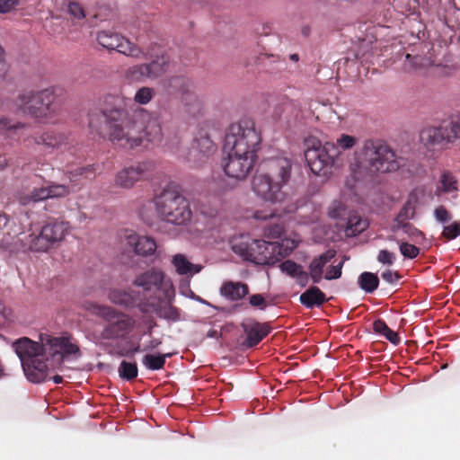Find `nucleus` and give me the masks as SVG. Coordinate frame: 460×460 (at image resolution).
Masks as SVG:
<instances>
[{"label":"nucleus","mask_w":460,"mask_h":460,"mask_svg":"<svg viewBox=\"0 0 460 460\" xmlns=\"http://www.w3.org/2000/svg\"><path fill=\"white\" fill-rule=\"evenodd\" d=\"M88 126L102 138L128 149L139 146L144 140L158 144L163 139L159 118L121 94L104 96L101 108L89 111Z\"/></svg>","instance_id":"obj_1"},{"label":"nucleus","mask_w":460,"mask_h":460,"mask_svg":"<svg viewBox=\"0 0 460 460\" xmlns=\"http://www.w3.org/2000/svg\"><path fill=\"white\" fill-rule=\"evenodd\" d=\"M27 378L33 383L44 382L49 367L60 366L66 357L80 355L77 344L70 337L40 335V342L22 338L13 343Z\"/></svg>","instance_id":"obj_2"},{"label":"nucleus","mask_w":460,"mask_h":460,"mask_svg":"<svg viewBox=\"0 0 460 460\" xmlns=\"http://www.w3.org/2000/svg\"><path fill=\"white\" fill-rule=\"evenodd\" d=\"M292 163L287 157L270 158L261 165L252 181V189L261 199L271 203L281 202L285 199L283 187L289 181Z\"/></svg>","instance_id":"obj_3"},{"label":"nucleus","mask_w":460,"mask_h":460,"mask_svg":"<svg viewBox=\"0 0 460 460\" xmlns=\"http://www.w3.org/2000/svg\"><path fill=\"white\" fill-rule=\"evenodd\" d=\"M56 87L40 91L24 90L20 92L13 103L16 111L39 120H49L58 116L61 102Z\"/></svg>","instance_id":"obj_4"},{"label":"nucleus","mask_w":460,"mask_h":460,"mask_svg":"<svg viewBox=\"0 0 460 460\" xmlns=\"http://www.w3.org/2000/svg\"><path fill=\"white\" fill-rule=\"evenodd\" d=\"M261 136L257 130L255 122L251 119H243L232 124L226 134L225 151L252 156L257 160V153L261 148Z\"/></svg>","instance_id":"obj_5"},{"label":"nucleus","mask_w":460,"mask_h":460,"mask_svg":"<svg viewBox=\"0 0 460 460\" xmlns=\"http://www.w3.org/2000/svg\"><path fill=\"white\" fill-rule=\"evenodd\" d=\"M355 159L359 169L371 173L394 172L399 168L394 150L378 141H365Z\"/></svg>","instance_id":"obj_6"},{"label":"nucleus","mask_w":460,"mask_h":460,"mask_svg":"<svg viewBox=\"0 0 460 460\" xmlns=\"http://www.w3.org/2000/svg\"><path fill=\"white\" fill-rule=\"evenodd\" d=\"M157 215L165 222L184 225L190 221L192 211L189 200L173 190H164L154 199Z\"/></svg>","instance_id":"obj_7"},{"label":"nucleus","mask_w":460,"mask_h":460,"mask_svg":"<svg viewBox=\"0 0 460 460\" xmlns=\"http://www.w3.org/2000/svg\"><path fill=\"white\" fill-rule=\"evenodd\" d=\"M305 145V158L313 173L324 175L329 169L338 165L341 151L334 143L326 142L322 146L318 139L309 137Z\"/></svg>","instance_id":"obj_8"},{"label":"nucleus","mask_w":460,"mask_h":460,"mask_svg":"<svg viewBox=\"0 0 460 460\" xmlns=\"http://www.w3.org/2000/svg\"><path fill=\"white\" fill-rule=\"evenodd\" d=\"M162 87L168 95H173L179 99L185 112L191 115L200 112L203 101L190 78L183 75H172L163 80Z\"/></svg>","instance_id":"obj_9"},{"label":"nucleus","mask_w":460,"mask_h":460,"mask_svg":"<svg viewBox=\"0 0 460 460\" xmlns=\"http://www.w3.org/2000/svg\"><path fill=\"white\" fill-rule=\"evenodd\" d=\"M335 256V251L328 250L321 255L314 258L309 266L308 272L305 271L303 266L291 260H286L279 264L280 270L294 279L298 286L305 288L312 279L314 284H318L323 279V273L325 265Z\"/></svg>","instance_id":"obj_10"},{"label":"nucleus","mask_w":460,"mask_h":460,"mask_svg":"<svg viewBox=\"0 0 460 460\" xmlns=\"http://www.w3.org/2000/svg\"><path fill=\"white\" fill-rule=\"evenodd\" d=\"M96 314L104 321L102 331L96 336L99 341L124 339L134 327V321L130 316L111 306L98 305Z\"/></svg>","instance_id":"obj_11"},{"label":"nucleus","mask_w":460,"mask_h":460,"mask_svg":"<svg viewBox=\"0 0 460 460\" xmlns=\"http://www.w3.org/2000/svg\"><path fill=\"white\" fill-rule=\"evenodd\" d=\"M174 296V290H164V296L167 302L163 300L160 296H150L146 301L139 302L138 309L143 314L155 313L160 318L171 322H179L181 320V310L172 305L170 302L172 296Z\"/></svg>","instance_id":"obj_12"},{"label":"nucleus","mask_w":460,"mask_h":460,"mask_svg":"<svg viewBox=\"0 0 460 460\" xmlns=\"http://www.w3.org/2000/svg\"><path fill=\"white\" fill-rule=\"evenodd\" d=\"M96 40L101 46L109 50H116L134 58L146 57V53L137 45L113 31L102 30L98 31Z\"/></svg>","instance_id":"obj_13"},{"label":"nucleus","mask_w":460,"mask_h":460,"mask_svg":"<svg viewBox=\"0 0 460 460\" xmlns=\"http://www.w3.org/2000/svg\"><path fill=\"white\" fill-rule=\"evenodd\" d=\"M68 230V223L64 221H50L44 225L39 235L35 236L30 248L35 252H46L52 244L60 242Z\"/></svg>","instance_id":"obj_14"},{"label":"nucleus","mask_w":460,"mask_h":460,"mask_svg":"<svg viewBox=\"0 0 460 460\" xmlns=\"http://www.w3.org/2000/svg\"><path fill=\"white\" fill-rule=\"evenodd\" d=\"M227 156L222 159L221 165L225 173L238 181L244 180L253 169L256 159L234 152L226 151Z\"/></svg>","instance_id":"obj_15"},{"label":"nucleus","mask_w":460,"mask_h":460,"mask_svg":"<svg viewBox=\"0 0 460 460\" xmlns=\"http://www.w3.org/2000/svg\"><path fill=\"white\" fill-rule=\"evenodd\" d=\"M154 170V164L149 161L138 162L130 166L124 167L115 176L114 182L117 187L130 189L137 181H143Z\"/></svg>","instance_id":"obj_16"},{"label":"nucleus","mask_w":460,"mask_h":460,"mask_svg":"<svg viewBox=\"0 0 460 460\" xmlns=\"http://www.w3.org/2000/svg\"><path fill=\"white\" fill-rule=\"evenodd\" d=\"M133 285L143 289L144 293L152 292L151 296H157L161 289H172L170 281L165 280L164 272L157 268H151L137 275L133 280Z\"/></svg>","instance_id":"obj_17"},{"label":"nucleus","mask_w":460,"mask_h":460,"mask_svg":"<svg viewBox=\"0 0 460 460\" xmlns=\"http://www.w3.org/2000/svg\"><path fill=\"white\" fill-rule=\"evenodd\" d=\"M261 256L264 261H261L259 265H273L282 259L290 255L296 244L294 241L282 240L279 242H266L264 240L261 243Z\"/></svg>","instance_id":"obj_18"},{"label":"nucleus","mask_w":460,"mask_h":460,"mask_svg":"<svg viewBox=\"0 0 460 460\" xmlns=\"http://www.w3.org/2000/svg\"><path fill=\"white\" fill-rule=\"evenodd\" d=\"M28 146L32 143L39 148L47 153H51L55 149L60 148L68 144V135L65 132L58 131L53 128H48L38 133L34 137L27 139Z\"/></svg>","instance_id":"obj_19"},{"label":"nucleus","mask_w":460,"mask_h":460,"mask_svg":"<svg viewBox=\"0 0 460 460\" xmlns=\"http://www.w3.org/2000/svg\"><path fill=\"white\" fill-rule=\"evenodd\" d=\"M421 143L429 151L436 152L447 148L451 143L450 133L447 127H429L420 133Z\"/></svg>","instance_id":"obj_20"},{"label":"nucleus","mask_w":460,"mask_h":460,"mask_svg":"<svg viewBox=\"0 0 460 460\" xmlns=\"http://www.w3.org/2000/svg\"><path fill=\"white\" fill-rule=\"evenodd\" d=\"M70 193L69 188L64 184H51L47 187L34 189L30 194H22L18 200L22 206L52 198L66 197Z\"/></svg>","instance_id":"obj_21"},{"label":"nucleus","mask_w":460,"mask_h":460,"mask_svg":"<svg viewBox=\"0 0 460 460\" xmlns=\"http://www.w3.org/2000/svg\"><path fill=\"white\" fill-rule=\"evenodd\" d=\"M261 241L241 236L233 241L232 250L243 260L259 264L264 261V257L261 256Z\"/></svg>","instance_id":"obj_22"},{"label":"nucleus","mask_w":460,"mask_h":460,"mask_svg":"<svg viewBox=\"0 0 460 460\" xmlns=\"http://www.w3.org/2000/svg\"><path fill=\"white\" fill-rule=\"evenodd\" d=\"M109 300L118 305L127 308L137 306L138 308L139 302L146 301V296L140 295L135 290H126L121 288H113L108 294Z\"/></svg>","instance_id":"obj_23"},{"label":"nucleus","mask_w":460,"mask_h":460,"mask_svg":"<svg viewBox=\"0 0 460 460\" xmlns=\"http://www.w3.org/2000/svg\"><path fill=\"white\" fill-rule=\"evenodd\" d=\"M127 245L131 247L135 253L143 257L155 255L157 244L154 238L141 236L136 233H130L126 236Z\"/></svg>","instance_id":"obj_24"},{"label":"nucleus","mask_w":460,"mask_h":460,"mask_svg":"<svg viewBox=\"0 0 460 460\" xmlns=\"http://www.w3.org/2000/svg\"><path fill=\"white\" fill-rule=\"evenodd\" d=\"M243 332L246 339L243 345L246 348H253L258 345L270 332V327L266 323L254 322L252 323L243 324Z\"/></svg>","instance_id":"obj_25"},{"label":"nucleus","mask_w":460,"mask_h":460,"mask_svg":"<svg viewBox=\"0 0 460 460\" xmlns=\"http://www.w3.org/2000/svg\"><path fill=\"white\" fill-rule=\"evenodd\" d=\"M95 166L94 164L81 166L67 172V177L71 187L69 188L70 192L79 190L84 183V180L92 179L94 177Z\"/></svg>","instance_id":"obj_26"},{"label":"nucleus","mask_w":460,"mask_h":460,"mask_svg":"<svg viewBox=\"0 0 460 460\" xmlns=\"http://www.w3.org/2000/svg\"><path fill=\"white\" fill-rule=\"evenodd\" d=\"M221 296L231 301H238L249 294V287L243 282L226 281L220 288Z\"/></svg>","instance_id":"obj_27"},{"label":"nucleus","mask_w":460,"mask_h":460,"mask_svg":"<svg viewBox=\"0 0 460 460\" xmlns=\"http://www.w3.org/2000/svg\"><path fill=\"white\" fill-rule=\"evenodd\" d=\"M192 151H197L200 154L199 160L203 157H208L217 151V146L208 133L199 131L194 138L192 144Z\"/></svg>","instance_id":"obj_28"},{"label":"nucleus","mask_w":460,"mask_h":460,"mask_svg":"<svg viewBox=\"0 0 460 460\" xmlns=\"http://www.w3.org/2000/svg\"><path fill=\"white\" fill-rule=\"evenodd\" d=\"M300 303L306 308L320 307L328 301L325 294L316 286H312L301 294Z\"/></svg>","instance_id":"obj_29"},{"label":"nucleus","mask_w":460,"mask_h":460,"mask_svg":"<svg viewBox=\"0 0 460 460\" xmlns=\"http://www.w3.org/2000/svg\"><path fill=\"white\" fill-rule=\"evenodd\" d=\"M172 264L179 275H193L199 272L202 269V266L189 261L187 257L181 253H177L172 256Z\"/></svg>","instance_id":"obj_30"},{"label":"nucleus","mask_w":460,"mask_h":460,"mask_svg":"<svg viewBox=\"0 0 460 460\" xmlns=\"http://www.w3.org/2000/svg\"><path fill=\"white\" fill-rule=\"evenodd\" d=\"M430 65L431 61L426 57L420 55L411 56V54H406L402 69L407 73H414L427 68Z\"/></svg>","instance_id":"obj_31"},{"label":"nucleus","mask_w":460,"mask_h":460,"mask_svg":"<svg viewBox=\"0 0 460 460\" xmlns=\"http://www.w3.org/2000/svg\"><path fill=\"white\" fill-rule=\"evenodd\" d=\"M402 230L412 242L419 243L425 239V234L409 221L402 223H393L391 231L395 233Z\"/></svg>","instance_id":"obj_32"},{"label":"nucleus","mask_w":460,"mask_h":460,"mask_svg":"<svg viewBox=\"0 0 460 460\" xmlns=\"http://www.w3.org/2000/svg\"><path fill=\"white\" fill-rule=\"evenodd\" d=\"M367 227L368 222L366 219H363L357 213H352L349 216L345 232L348 236H355L365 231Z\"/></svg>","instance_id":"obj_33"},{"label":"nucleus","mask_w":460,"mask_h":460,"mask_svg":"<svg viewBox=\"0 0 460 460\" xmlns=\"http://www.w3.org/2000/svg\"><path fill=\"white\" fill-rule=\"evenodd\" d=\"M172 353L165 354H146L142 358L143 365L149 370H160L164 368L166 358H171Z\"/></svg>","instance_id":"obj_34"},{"label":"nucleus","mask_w":460,"mask_h":460,"mask_svg":"<svg viewBox=\"0 0 460 460\" xmlns=\"http://www.w3.org/2000/svg\"><path fill=\"white\" fill-rule=\"evenodd\" d=\"M358 284L366 293H373L379 285V279L376 274L365 271L358 276Z\"/></svg>","instance_id":"obj_35"},{"label":"nucleus","mask_w":460,"mask_h":460,"mask_svg":"<svg viewBox=\"0 0 460 460\" xmlns=\"http://www.w3.org/2000/svg\"><path fill=\"white\" fill-rule=\"evenodd\" d=\"M125 76L129 81H142L145 78H152L147 63L128 67L125 72Z\"/></svg>","instance_id":"obj_36"},{"label":"nucleus","mask_w":460,"mask_h":460,"mask_svg":"<svg viewBox=\"0 0 460 460\" xmlns=\"http://www.w3.org/2000/svg\"><path fill=\"white\" fill-rule=\"evenodd\" d=\"M373 330L375 332L383 335L391 343L397 345L400 343L399 335L391 330L385 322L382 319H377L373 323Z\"/></svg>","instance_id":"obj_37"},{"label":"nucleus","mask_w":460,"mask_h":460,"mask_svg":"<svg viewBox=\"0 0 460 460\" xmlns=\"http://www.w3.org/2000/svg\"><path fill=\"white\" fill-rule=\"evenodd\" d=\"M439 182L438 192L451 193L458 190V181L456 176L448 171L442 173Z\"/></svg>","instance_id":"obj_38"},{"label":"nucleus","mask_w":460,"mask_h":460,"mask_svg":"<svg viewBox=\"0 0 460 460\" xmlns=\"http://www.w3.org/2000/svg\"><path fill=\"white\" fill-rule=\"evenodd\" d=\"M170 59L168 56L162 55L157 57L155 60L147 63L150 67V74L152 78H157L164 75L169 68Z\"/></svg>","instance_id":"obj_39"},{"label":"nucleus","mask_w":460,"mask_h":460,"mask_svg":"<svg viewBox=\"0 0 460 460\" xmlns=\"http://www.w3.org/2000/svg\"><path fill=\"white\" fill-rule=\"evenodd\" d=\"M119 375L122 379L131 381L137 376L138 368L135 362L121 361L119 367Z\"/></svg>","instance_id":"obj_40"},{"label":"nucleus","mask_w":460,"mask_h":460,"mask_svg":"<svg viewBox=\"0 0 460 460\" xmlns=\"http://www.w3.org/2000/svg\"><path fill=\"white\" fill-rule=\"evenodd\" d=\"M155 94V92L154 88L143 86L136 92L134 102L136 104L146 105L152 101Z\"/></svg>","instance_id":"obj_41"},{"label":"nucleus","mask_w":460,"mask_h":460,"mask_svg":"<svg viewBox=\"0 0 460 460\" xmlns=\"http://www.w3.org/2000/svg\"><path fill=\"white\" fill-rule=\"evenodd\" d=\"M416 216V210L412 207L403 204L393 223H402L413 219Z\"/></svg>","instance_id":"obj_42"},{"label":"nucleus","mask_w":460,"mask_h":460,"mask_svg":"<svg viewBox=\"0 0 460 460\" xmlns=\"http://www.w3.org/2000/svg\"><path fill=\"white\" fill-rule=\"evenodd\" d=\"M399 249L402 255L407 259H415L420 254V248L407 242H402Z\"/></svg>","instance_id":"obj_43"},{"label":"nucleus","mask_w":460,"mask_h":460,"mask_svg":"<svg viewBox=\"0 0 460 460\" xmlns=\"http://www.w3.org/2000/svg\"><path fill=\"white\" fill-rule=\"evenodd\" d=\"M460 235V221H455L452 224L444 226L442 236L447 240L456 239Z\"/></svg>","instance_id":"obj_44"},{"label":"nucleus","mask_w":460,"mask_h":460,"mask_svg":"<svg viewBox=\"0 0 460 460\" xmlns=\"http://www.w3.org/2000/svg\"><path fill=\"white\" fill-rule=\"evenodd\" d=\"M447 127L450 133L451 142L454 139L460 138V114L452 117L448 126Z\"/></svg>","instance_id":"obj_45"},{"label":"nucleus","mask_w":460,"mask_h":460,"mask_svg":"<svg viewBox=\"0 0 460 460\" xmlns=\"http://www.w3.org/2000/svg\"><path fill=\"white\" fill-rule=\"evenodd\" d=\"M395 259L396 257L394 252L385 249L380 250L376 257L378 262L387 266L393 265L395 261Z\"/></svg>","instance_id":"obj_46"},{"label":"nucleus","mask_w":460,"mask_h":460,"mask_svg":"<svg viewBox=\"0 0 460 460\" xmlns=\"http://www.w3.org/2000/svg\"><path fill=\"white\" fill-rule=\"evenodd\" d=\"M434 217L437 221L442 224L449 222L452 218L451 214L444 206H438L435 208Z\"/></svg>","instance_id":"obj_47"},{"label":"nucleus","mask_w":460,"mask_h":460,"mask_svg":"<svg viewBox=\"0 0 460 460\" xmlns=\"http://www.w3.org/2000/svg\"><path fill=\"white\" fill-rule=\"evenodd\" d=\"M355 144L356 138L354 137L343 134L337 139L335 146H337L339 149L341 147L346 150L354 146Z\"/></svg>","instance_id":"obj_48"},{"label":"nucleus","mask_w":460,"mask_h":460,"mask_svg":"<svg viewBox=\"0 0 460 460\" xmlns=\"http://www.w3.org/2000/svg\"><path fill=\"white\" fill-rule=\"evenodd\" d=\"M67 11L73 17L76 19H84L85 17L84 8L77 2H70Z\"/></svg>","instance_id":"obj_49"},{"label":"nucleus","mask_w":460,"mask_h":460,"mask_svg":"<svg viewBox=\"0 0 460 460\" xmlns=\"http://www.w3.org/2000/svg\"><path fill=\"white\" fill-rule=\"evenodd\" d=\"M25 124L21 122H13L8 118H0V130H13V129H18L21 128H24Z\"/></svg>","instance_id":"obj_50"},{"label":"nucleus","mask_w":460,"mask_h":460,"mask_svg":"<svg viewBox=\"0 0 460 460\" xmlns=\"http://www.w3.org/2000/svg\"><path fill=\"white\" fill-rule=\"evenodd\" d=\"M22 0H0V13H7L21 4Z\"/></svg>","instance_id":"obj_51"},{"label":"nucleus","mask_w":460,"mask_h":460,"mask_svg":"<svg viewBox=\"0 0 460 460\" xmlns=\"http://www.w3.org/2000/svg\"><path fill=\"white\" fill-rule=\"evenodd\" d=\"M342 266L343 262H340L336 266H330L325 273V279L332 280L339 279L341 276Z\"/></svg>","instance_id":"obj_52"},{"label":"nucleus","mask_w":460,"mask_h":460,"mask_svg":"<svg viewBox=\"0 0 460 460\" xmlns=\"http://www.w3.org/2000/svg\"><path fill=\"white\" fill-rule=\"evenodd\" d=\"M381 278L384 281L389 284H395L401 279V275L397 271L392 270H385L382 272Z\"/></svg>","instance_id":"obj_53"},{"label":"nucleus","mask_w":460,"mask_h":460,"mask_svg":"<svg viewBox=\"0 0 460 460\" xmlns=\"http://www.w3.org/2000/svg\"><path fill=\"white\" fill-rule=\"evenodd\" d=\"M249 304L252 307H259L264 309L266 307V301L261 294H254L249 297Z\"/></svg>","instance_id":"obj_54"},{"label":"nucleus","mask_w":460,"mask_h":460,"mask_svg":"<svg viewBox=\"0 0 460 460\" xmlns=\"http://www.w3.org/2000/svg\"><path fill=\"white\" fill-rule=\"evenodd\" d=\"M419 201H420V192L418 190H413L409 193L405 203L408 206L412 207V208H414L416 210Z\"/></svg>","instance_id":"obj_55"},{"label":"nucleus","mask_w":460,"mask_h":460,"mask_svg":"<svg viewBox=\"0 0 460 460\" xmlns=\"http://www.w3.org/2000/svg\"><path fill=\"white\" fill-rule=\"evenodd\" d=\"M8 70V66L5 58V51L0 44V78H4Z\"/></svg>","instance_id":"obj_56"},{"label":"nucleus","mask_w":460,"mask_h":460,"mask_svg":"<svg viewBox=\"0 0 460 460\" xmlns=\"http://www.w3.org/2000/svg\"><path fill=\"white\" fill-rule=\"evenodd\" d=\"M161 344H162L161 339H154V340L150 341V342L148 343V345L146 346L145 350L155 349L158 348Z\"/></svg>","instance_id":"obj_57"},{"label":"nucleus","mask_w":460,"mask_h":460,"mask_svg":"<svg viewBox=\"0 0 460 460\" xmlns=\"http://www.w3.org/2000/svg\"><path fill=\"white\" fill-rule=\"evenodd\" d=\"M200 211H201L202 214L207 215V216L211 217H215L217 215V209L212 208V209H209V210H206L203 206L200 208Z\"/></svg>","instance_id":"obj_58"},{"label":"nucleus","mask_w":460,"mask_h":460,"mask_svg":"<svg viewBox=\"0 0 460 460\" xmlns=\"http://www.w3.org/2000/svg\"><path fill=\"white\" fill-rule=\"evenodd\" d=\"M52 379H53L55 384H61L63 382V377L61 376H58V375L54 376L52 377Z\"/></svg>","instance_id":"obj_59"},{"label":"nucleus","mask_w":460,"mask_h":460,"mask_svg":"<svg viewBox=\"0 0 460 460\" xmlns=\"http://www.w3.org/2000/svg\"><path fill=\"white\" fill-rule=\"evenodd\" d=\"M282 105L284 106V110L292 107V103L288 99H285L284 102H282Z\"/></svg>","instance_id":"obj_60"},{"label":"nucleus","mask_w":460,"mask_h":460,"mask_svg":"<svg viewBox=\"0 0 460 460\" xmlns=\"http://www.w3.org/2000/svg\"><path fill=\"white\" fill-rule=\"evenodd\" d=\"M272 217V214H270V216H261L259 212H256L254 214V217L257 218V219H266L268 217Z\"/></svg>","instance_id":"obj_61"},{"label":"nucleus","mask_w":460,"mask_h":460,"mask_svg":"<svg viewBox=\"0 0 460 460\" xmlns=\"http://www.w3.org/2000/svg\"><path fill=\"white\" fill-rule=\"evenodd\" d=\"M141 349H140V345H137L136 347H134L133 349H130L129 353L131 355H134L135 353H137L139 352Z\"/></svg>","instance_id":"obj_62"},{"label":"nucleus","mask_w":460,"mask_h":460,"mask_svg":"<svg viewBox=\"0 0 460 460\" xmlns=\"http://www.w3.org/2000/svg\"><path fill=\"white\" fill-rule=\"evenodd\" d=\"M309 32H310V29L308 27H304L302 29V33L305 35V36H308L309 35Z\"/></svg>","instance_id":"obj_63"},{"label":"nucleus","mask_w":460,"mask_h":460,"mask_svg":"<svg viewBox=\"0 0 460 460\" xmlns=\"http://www.w3.org/2000/svg\"><path fill=\"white\" fill-rule=\"evenodd\" d=\"M290 59L296 62V61H298L299 57L297 54H292V55H290Z\"/></svg>","instance_id":"obj_64"}]
</instances>
